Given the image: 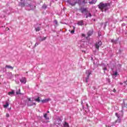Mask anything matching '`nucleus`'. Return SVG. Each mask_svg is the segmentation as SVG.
Segmentation results:
<instances>
[{"label":"nucleus","mask_w":127,"mask_h":127,"mask_svg":"<svg viewBox=\"0 0 127 127\" xmlns=\"http://www.w3.org/2000/svg\"><path fill=\"white\" fill-rule=\"evenodd\" d=\"M119 53H120V54H121V53H122V50L120 49L119 50Z\"/></svg>","instance_id":"37"},{"label":"nucleus","mask_w":127,"mask_h":127,"mask_svg":"<svg viewBox=\"0 0 127 127\" xmlns=\"http://www.w3.org/2000/svg\"><path fill=\"white\" fill-rule=\"evenodd\" d=\"M16 94L17 95H20V89H19L18 91H16Z\"/></svg>","instance_id":"30"},{"label":"nucleus","mask_w":127,"mask_h":127,"mask_svg":"<svg viewBox=\"0 0 127 127\" xmlns=\"http://www.w3.org/2000/svg\"><path fill=\"white\" fill-rule=\"evenodd\" d=\"M6 30H9V28H6Z\"/></svg>","instance_id":"43"},{"label":"nucleus","mask_w":127,"mask_h":127,"mask_svg":"<svg viewBox=\"0 0 127 127\" xmlns=\"http://www.w3.org/2000/svg\"><path fill=\"white\" fill-rule=\"evenodd\" d=\"M123 83H122V82H120V85H123Z\"/></svg>","instance_id":"48"},{"label":"nucleus","mask_w":127,"mask_h":127,"mask_svg":"<svg viewBox=\"0 0 127 127\" xmlns=\"http://www.w3.org/2000/svg\"><path fill=\"white\" fill-rule=\"evenodd\" d=\"M64 127H69V124L68 123H67V122H64Z\"/></svg>","instance_id":"23"},{"label":"nucleus","mask_w":127,"mask_h":127,"mask_svg":"<svg viewBox=\"0 0 127 127\" xmlns=\"http://www.w3.org/2000/svg\"><path fill=\"white\" fill-rule=\"evenodd\" d=\"M126 18H127V17H126Z\"/></svg>","instance_id":"53"},{"label":"nucleus","mask_w":127,"mask_h":127,"mask_svg":"<svg viewBox=\"0 0 127 127\" xmlns=\"http://www.w3.org/2000/svg\"><path fill=\"white\" fill-rule=\"evenodd\" d=\"M99 61L96 60V62L95 61H93V65L94 67H99V66H101V64H99Z\"/></svg>","instance_id":"8"},{"label":"nucleus","mask_w":127,"mask_h":127,"mask_svg":"<svg viewBox=\"0 0 127 127\" xmlns=\"http://www.w3.org/2000/svg\"><path fill=\"white\" fill-rule=\"evenodd\" d=\"M127 80H126V81H124V83L125 84V87H126V86H127Z\"/></svg>","instance_id":"34"},{"label":"nucleus","mask_w":127,"mask_h":127,"mask_svg":"<svg viewBox=\"0 0 127 127\" xmlns=\"http://www.w3.org/2000/svg\"><path fill=\"white\" fill-rule=\"evenodd\" d=\"M39 45V43H36V44H35V46H34V47H36L37 46V45Z\"/></svg>","instance_id":"33"},{"label":"nucleus","mask_w":127,"mask_h":127,"mask_svg":"<svg viewBox=\"0 0 127 127\" xmlns=\"http://www.w3.org/2000/svg\"><path fill=\"white\" fill-rule=\"evenodd\" d=\"M102 41H98V42H96L95 44V48L97 49H99V48H100V47L102 46Z\"/></svg>","instance_id":"7"},{"label":"nucleus","mask_w":127,"mask_h":127,"mask_svg":"<svg viewBox=\"0 0 127 127\" xmlns=\"http://www.w3.org/2000/svg\"><path fill=\"white\" fill-rule=\"evenodd\" d=\"M44 118H45V120H49V117H47V113L44 115Z\"/></svg>","instance_id":"21"},{"label":"nucleus","mask_w":127,"mask_h":127,"mask_svg":"<svg viewBox=\"0 0 127 127\" xmlns=\"http://www.w3.org/2000/svg\"><path fill=\"white\" fill-rule=\"evenodd\" d=\"M5 15H3V16L2 15L1 16V17H5Z\"/></svg>","instance_id":"42"},{"label":"nucleus","mask_w":127,"mask_h":127,"mask_svg":"<svg viewBox=\"0 0 127 127\" xmlns=\"http://www.w3.org/2000/svg\"><path fill=\"white\" fill-rule=\"evenodd\" d=\"M86 74H87V76L85 78V82H86V83H88V82L89 81V79L90 78V75H91V71L87 70Z\"/></svg>","instance_id":"6"},{"label":"nucleus","mask_w":127,"mask_h":127,"mask_svg":"<svg viewBox=\"0 0 127 127\" xmlns=\"http://www.w3.org/2000/svg\"><path fill=\"white\" fill-rule=\"evenodd\" d=\"M8 106H9V104H8V102L7 101H6L5 104L3 105L4 108L5 109H6V108H7Z\"/></svg>","instance_id":"19"},{"label":"nucleus","mask_w":127,"mask_h":127,"mask_svg":"<svg viewBox=\"0 0 127 127\" xmlns=\"http://www.w3.org/2000/svg\"><path fill=\"white\" fill-rule=\"evenodd\" d=\"M111 41L114 44H118V42L119 41V39H116V40L112 39V40H111Z\"/></svg>","instance_id":"14"},{"label":"nucleus","mask_w":127,"mask_h":127,"mask_svg":"<svg viewBox=\"0 0 127 127\" xmlns=\"http://www.w3.org/2000/svg\"><path fill=\"white\" fill-rule=\"evenodd\" d=\"M116 123H121V118H118V119L116 121Z\"/></svg>","instance_id":"27"},{"label":"nucleus","mask_w":127,"mask_h":127,"mask_svg":"<svg viewBox=\"0 0 127 127\" xmlns=\"http://www.w3.org/2000/svg\"><path fill=\"white\" fill-rule=\"evenodd\" d=\"M82 36L83 37H84V36H85V34H82Z\"/></svg>","instance_id":"44"},{"label":"nucleus","mask_w":127,"mask_h":127,"mask_svg":"<svg viewBox=\"0 0 127 127\" xmlns=\"http://www.w3.org/2000/svg\"><path fill=\"white\" fill-rule=\"evenodd\" d=\"M37 39L39 40V41H44V40L46 39V37H43V38H41V37H39Z\"/></svg>","instance_id":"12"},{"label":"nucleus","mask_w":127,"mask_h":127,"mask_svg":"<svg viewBox=\"0 0 127 127\" xmlns=\"http://www.w3.org/2000/svg\"><path fill=\"white\" fill-rule=\"evenodd\" d=\"M47 113L48 114H49L50 112H49V111H47Z\"/></svg>","instance_id":"49"},{"label":"nucleus","mask_w":127,"mask_h":127,"mask_svg":"<svg viewBox=\"0 0 127 127\" xmlns=\"http://www.w3.org/2000/svg\"><path fill=\"white\" fill-rule=\"evenodd\" d=\"M28 101H29V102H32V101H31V100L30 99V98H29V99H28Z\"/></svg>","instance_id":"41"},{"label":"nucleus","mask_w":127,"mask_h":127,"mask_svg":"<svg viewBox=\"0 0 127 127\" xmlns=\"http://www.w3.org/2000/svg\"><path fill=\"white\" fill-rule=\"evenodd\" d=\"M77 3H78L79 5L83 4V0H78L77 1Z\"/></svg>","instance_id":"16"},{"label":"nucleus","mask_w":127,"mask_h":127,"mask_svg":"<svg viewBox=\"0 0 127 127\" xmlns=\"http://www.w3.org/2000/svg\"><path fill=\"white\" fill-rule=\"evenodd\" d=\"M19 6L21 7H23L24 6H26V9L27 10H33L36 7V6L32 4V1L31 0H27L25 3L20 2L19 3Z\"/></svg>","instance_id":"1"},{"label":"nucleus","mask_w":127,"mask_h":127,"mask_svg":"<svg viewBox=\"0 0 127 127\" xmlns=\"http://www.w3.org/2000/svg\"><path fill=\"white\" fill-rule=\"evenodd\" d=\"M54 125L57 127H59L60 125H61V119L60 118H57L56 120H55Z\"/></svg>","instance_id":"5"},{"label":"nucleus","mask_w":127,"mask_h":127,"mask_svg":"<svg viewBox=\"0 0 127 127\" xmlns=\"http://www.w3.org/2000/svg\"><path fill=\"white\" fill-rule=\"evenodd\" d=\"M88 2L90 4H95L97 2V0H89Z\"/></svg>","instance_id":"11"},{"label":"nucleus","mask_w":127,"mask_h":127,"mask_svg":"<svg viewBox=\"0 0 127 127\" xmlns=\"http://www.w3.org/2000/svg\"><path fill=\"white\" fill-rule=\"evenodd\" d=\"M9 75H12L11 73H9Z\"/></svg>","instance_id":"51"},{"label":"nucleus","mask_w":127,"mask_h":127,"mask_svg":"<svg viewBox=\"0 0 127 127\" xmlns=\"http://www.w3.org/2000/svg\"><path fill=\"white\" fill-rule=\"evenodd\" d=\"M6 117H7V118H8V117H9V114H6Z\"/></svg>","instance_id":"40"},{"label":"nucleus","mask_w":127,"mask_h":127,"mask_svg":"<svg viewBox=\"0 0 127 127\" xmlns=\"http://www.w3.org/2000/svg\"><path fill=\"white\" fill-rule=\"evenodd\" d=\"M103 70H104V71H107V70H108V69L106 67H104V68H103Z\"/></svg>","instance_id":"36"},{"label":"nucleus","mask_w":127,"mask_h":127,"mask_svg":"<svg viewBox=\"0 0 127 127\" xmlns=\"http://www.w3.org/2000/svg\"><path fill=\"white\" fill-rule=\"evenodd\" d=\"M80 11H81V13L83 14L85 16H86V18H88V17H91L92 16V14L89 12V11L87 10V8H82L79 9Z\"/></svg>","instance_id":"3"},{"label":"nucleus","mask_w":127,"mask_h":127,"mask_svg":"<svg viewBox=\"0 0 127 127\" xmlns=\"http://www.w3.org/2000/svg\"><path fill=\"white\" fill-rule=\"evenodd\" d=\"M117 67H118V69H121V68H122V64H118Z\"/></svg>","instance_id":"28"},{"label":"nucleus","mask_w":127,"mask_h":127,"mask_svg":"<svg viewBox=\"0 0 127 127\" xmlns=\"http://www.w3.org/2000/svg\"><path fill=\"white\" fill-rule=\"evenodd\" d=\"M54 23H55V24H56V25H58V22L57 21V20H55L54 21Z\"/></svg>","instance_id":"32"},{"label":"nucleus","mask_w":127,"mask_h":127,"mask_svg":"<svg viewBox=\"0 0 127 127\" xmlns=\"http://www.w3.org/2000/svg\"><path fill=\"white\" fill-rule=\"evenodd\" d=\"M113 92H114V93L116 92V89H114L113 90Z\"/></svg>","instance_id":"45"},{"label":"nucleus","mask_w":127,"mask_h":127,"mask_svg":"<svg viewBox=\"0 0 127 127\" xmlns=\"http://www.w3.org/2000/svg\"><path fill=\"white\" fill-rule=\"evenodd\" d=\"M20 82H21L22 84H26V78H25V77H22L21 79H20Z\"/></svg>","instance_id":"9"},{"label":"nucleus","mask_w":127,"mask_h":127,"mask_svg":"<svg viewBox=\"0 0 127 127\" xmlns=\"http://www.w3.org/2000/svg\"><path fill=\"white\" fill-rule=\"evenodd\" d=\"M49 101H51V99H50V98H48V99H46L45 100H42V102L43 103H48V102H49Z\"/></svg>","instance_id":"15"},{"label":"nucleus","mask_w":127,"mask_h":127,"mask_svg":"<svg viewBox=\"0 0 127 127\" xmlns=\"http://www.w3.org/2000/svg\"><path fill=\"white\" fill-rule=\"evenodd\" d=\"M42 8L43 9H46L47 8V5L44 3L42 6Z\"/></svg>","instance_id":"17"},{"label":"nucleus","mask_w":127,"mask_h":127,"mask_svg":"<svg viewBox=\"0 0 127 127\" xmlns=\"http://www.w3.org/2000/svg\"><path fill=\"white\" fill-rule=\"evenodd\" d=\"M74 32H75V30H73L71 31V33L73 34L74 33Z\"/></svg>","instance_id":"39"},{"label":"nucleus","mask_w":127,"mask_h":127,"mask_svg":"<svg viewBox=\"0 0 127 127\" xmlns=\"http://www.w3.org/2000/svg\"><path fill=\"white\" fill-rule=\"evenodd\" d=\"M36 102H38V103H40V98L38 97V98L35 100Z\"/></svg>","instance_id":"26"},{"label":"nucleus","mask_w":127,"mask_h":127,"mask_svg":"<svg viewBox=\"0 0 127 127\" xmlns=\"http://www.w3.org/2000/svg\"><path fill=\"white\" fill-rule=\"evenodd\" d=\"M36 105V104H35V103H33V102H32V101L28 102V106H29V107H31V106H34Z\"/></svg>","instance_id":"13"},{"label":"nucleus","mask_w":127,"mask_h":127,"mask_svg":"<svg viewBox=\"0 0 127 127\" xmlns=\"http://www.w3.org/2000/svg\"><path fill=\"white\" fill-rule=\"evenodd\" d=\"M106 127H111V126H107V125H106Z\"/></svg>","instance_id":"46"},{"label":"nucleus","mask_w":127,"mask_h":127,"mask_svg":"<svg viewBox=\"0 0 127 127\" xmlns=\"http://www.w3.org/2000/svg\"><path fill=\"white\" fill-rule=\"evenodd\" d=\"M0 34L2 35V34H3V33H0Z\"/></svg>","instance_id":"50"},{"label":"nucleus","mask_w":127,"mask_h":127,"mask_svg":"<svg viewBox=\"0 0 127 127\" xmlns=\"http://www.w3.org/2000/svg\"><path fill=\"white\" fill-rule=\"evenodd\" d=\"M88 36H91V35H93V31H89L87 33Z\"/></svg>","instance_id":"20"},{"label":"nucleus","mask_w":127,"mask_h":127,"mask_svg":"<svg viewBox=\"0 0 127 127\" xmlns=\"http://www.w3.org/2000/svg\"><path fill=\"white\" fill-rule=\"evenodd\" d=\"M77 24H78V25H79L80 26H82V25H84V21L83 20H79L77 22Z\"/></svg>","instance_id":"10"},{"label":"nucleus","mask_w":127,"mask_h":127,"mask_svg":"<svg viewBox=\"0 0 127 127\" xmlns=\"http://www.w3.org/2000/svg\"><path fill=\"white\" fill-rule=\"evenodd\" d=\"M86 3H88V0H83L82 4H86Z\"/></svg>","instance_id":"24"},{"label":"nucleus","mask_w":127,"mask_h":127,"mask_svg":"<svg viewBox=\"0 0 127 127\" xmlns=\"http://www.w3.org/2000/svg\"><path fill=\"white\" fill-rule=\"evenodd\" d=\"M91 60L94 61V60H93V58H91Z\"/></svg>","instance_id":"47"},{"label":"nucleus","mask_w":127,"mask_h":127,"mask_svg":"<svg viewBox=\"0 0 127 127\" xmlns=\"http://www.w3.org/2000/svg\"><path fill=\"white\" fill-rule=\"evenodd\" d=\"M114 76H117L118 75V71H115V73H113Z\"/></svg>","instance_id":"31"},{"label":"nucleus","mask_w":127,"mask_h":127,"mask_svg":"<svg viewBox=\"0 0 127 127\" xmlns=\"http://www.w3.org/2000/svg\"><path fill=\"white\" fill-rule=\"evenodd\" d=\"M41 28H40V27H35V30L36 31H40V29Z\"/></svg>","instance_id":"25"},{"label":"nucleus","mask_w":127,"mask_h":127,"mask_svg":"<svg viewBox=\"0 0 127 127\" xmlns=\"http://www.w3.org/2000/svg\"><path fill=\"white\" fill-rule=\"evenodd\" d=\"M122 26H126V24L125 23H122Z\"/></svg>","instance_id":"38"},{"label":"nucleus","mask_w":127,"mask_h":127,"mask_svg":"<svg viewBox=\"0 0 127 127\" xmlns=\"http://www.w3.org/2000/svg\"><path fill=\"white\" fill-rule=\"evenodd\" d=\"M67 2L71 6H74L77 3V0H67Z\"/></svg>","instance_id":"4"},{"label":"nucleus","mask_w":127,"mask_h":127,"mask_svg":"<svg viewBox=\"0 0 127 127\" xmlns=\"http://www.w3.org/2000/svg\"><path fill=\"white\" fill-rule=\"evenodd\" d=\"M107 23H108V22H106L104 24V27H106L107 26Z\"/></svg>","instance_id":"35"},{"label":"nucleus","mask_w":127,"mask_h":127,"mask_svg":"<svg viewBox=\"0 0 127 127\" xmlns=\"http://www.w3.org/2000/svg\"><path fill=\"white\" fill-rule=\"evenodd\" d=\"M115 116H116V117H117L118 119H120V115H119V114H118V113H116L115 114Z\"/></svg>","instance_id":"29"},{"label":"nucleus","mask_w":127,"mask_h":127,"mask_svg":"<svg viewBox=\"0 0 127 127\" xmlns=\"http://www.w3.org/2000/svg\"><path fill=\"white\" fill-rule=\"evenodd\" d=\"M5 68H8V69H11L12 70L13 69V67L10 65H6Z\"/></svg>","instance_id":"22"},{"label":"nucleus","mask_w":127,"mask_h":127,"mask_svg":"<svg viewBox=\"0 0 127 127\" xmlns=\"http://www.w3.org/2000/svg\"><path fill=\"white\" fill-rule=\"evenodd\" d=\"M74 29H75V27H73Z\"/></svg>","instance_id":"52"},{"label":"nucleus","mask_w":127,"mask_h":127,"mask_svg":"<svg viewBox=\"0 0 127 127\" xmlns=\"http://www.w3.org/2000/svg\"><path fill=\"white\" fill-rule=\"evenodd\" d=\"M126 83H127V82Z\"/></svg>","instance_id":"54"},{"label":"nucleus","mask_w":127,"mask_h":127,"mask_svg":"<svg viewBox=\"0 0 127 127\" xmlns=\"http://www.w3.org/2000/svg\"><path fill=\"white\" fill-rule=\"evenodd\" d=\"M8 95H9V96H13V95H14V91L12 90L11 92H9Z\"/></svg>","instance_id":"18"},{"label":"nucleus","mask_w":127,"mask_h":127,"mask_svg":"<svg viewBox=\"0 0 127 127\" xmlns=\"http://www.w3.org/2000/svg\"><path fill=\"white\" fill-rule=\"evenodd\" d=\"M98 8L102 11V12H107L109 9L111 8V4L109 2L104 3V2H101L98 5Z\"/></svg>","instance_id":"2"}]
</instances>
